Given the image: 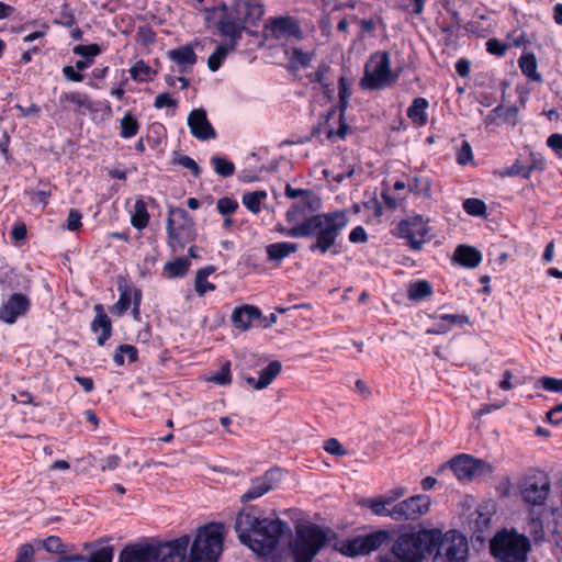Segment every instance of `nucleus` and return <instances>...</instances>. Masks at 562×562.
Returning a JSON list of instances; mask_svg holds the SVG:
<instances>
[{
	"label": "nucleus",
	"mask_w": 562,
	"mask_h": 562,
	"mask_svg": "<svg viewBox=\"0 0 562 562\" xmlns=\"http://www.w3.org/2000/svg\"><path fill=\"white\" fill-rule=\"evenodd\" d=\"M391 551L395 560L389 562H423L432 553V562H467L469 547L467 538L457 530L443 535L438 528L412 529L398 536Z\"/></svg>",
	"instance_id": "f257e3e1"
},
{
	"label": "nucleus",
	"mask_w": 562,
	"mask_h": 562,
	"mask_svg": "<svg viewBox=\"0 0 562 562\" xmlns=\"http://www.w3.org/2000/svg\"><path fill=\"white\" fill-rule=\"evenodd\" d=\"M347 222L345 213H285L274 229L285 237L308 239L312 254L338 255V239Z\"/></svg>",
	"instance_id": "f03ea898"
},
{
	"label": "nucleus",
	"mask_w": 562,
	"mask_h": 562,
	"mask_svg": "<svg viewBox=\"0 0 562 562\" xmlns=\"http://www.w3.org/2000/svg\"><path fill=\"white\" fill-rule=\"evenodd\" d=\"M235 529L240 542L258 555H268L282 544L289 543L292 530L280 518H260L251 512L236 517Z\"/></svg>",
	"instance_id": "7ed1b4c3"
},
{
	"label": "nucleus",
	"mask_w": 562,
	"mask_h": 562,
	"mask_svg": "<svg viewBox=\"0 0 562 562\" xmlns=\"http://www.w3.org/2000/svg\"><path fill=\"white\" fill-rule=\"evenodd\" d=\"M190 543L189 536L166 542H140L126 546L119 562H183Z\"/></svg>",
	"instance_id": "20e7f679"
},
{
	"label": "nucleus",
	"mask_w": 562,
	"mask_h": 562,
	"mask_svg": "<svg viewBox=\"0 0 562 562\" xmlns=\"http://www.w3.org/2000/svg\"><path fill=\"white\" fill-rule=\"evenodd\" d=\"M224 541V526L212 522L200 527L187 562H217Z\"/></svg>",
	"instance_id": "39448f33"
},
{
	"label": "nucleus",
	"mask_w": 562,
	"mask_h": 562,
	"mask_svg": "<svg viewBox=\"0 0 562 562\" xmlns=\"http://www.w3.org/2000/svg\"><path fill=\"white\" fill-rule=\"evenodd\" d=\"M530 549L529 538L514 529H503L490 541V553L499 562H526Z\"/></svg>",
	"instance_id": "423d86ee"
},
{
	"label": "nucleus",
	"mask_w": 562,
	"mask_h": 562,
	"mask_svg": "<svg viewBox=\"0 0 562 562\" xmlns=\"http://www.w3.org/2000/svg\"><path fill=\"white\" fill-rule=\"evenodd\" d=\"M329 530L315 524L299 527L291 543L294 562H312L318 552L329 542Z\"/></svg>",
	"instance_id": "0eeeda50"
},
{
	"label": "nucleus",
	"mask_w": 562,
	"mask_h": 562,
	"mask_svg": "<svg viewBox=\"0 0 562 562\" xmlns=\"http://www.w3.org/2000/svg\"><path fill=\"white\" fill-rule=\"evenodd\" d=\"M205 12L207 23L216 19L215 26L221 37L232 40L233 44H239L245 31V25L240 10L237 7V0H233L229 5L222 1L214 8L205 9Z\"/></svg>",
	"instance_id": "6e6552de"
},
{
	"label": "nucleus",
	"mask_w": 562,
	"mask_h": 562,
	"mask_svg": "<svg viewBox=\"0 0 562 562\" xmlns=\"http://www.w3.org/2000/svg\"><path fill=\"white\" fill-rule=\"evenodd\" d=\"M386 542V530H375L366 535H359L334 544V549L342 555L355 558L368 555Z\"/></svg>",
	"instance_id": "1a4fd4ad"
},
{
	"label": "nucleus",
	"mask_w": 562,
	"mask_h": 562,
	"mask_svg": "<svg viewBox=\"0 0 562 562\" xmlns=\"http://www.w3.org/2000/svg\"><path fill=\"white\" fill-rule=\"evenodd\" d=\"M447 468L454 473L459 481H471L475 476L491 475L494 471L493 465L488 462L467 453L453 457L442 464L439 471H443Z\"/></svg>",
	"instance_id": "9d476101"
},
{
	"label": "nucleus",
	"mask_w": 562,
	"mask_h": 562,
	"mask_svg": "<svg viewBox=\"0 0 562 562\" xmlns=\"http://www.w3.org/2000/svg\"><path fill=\"white\" fill-rule=\"evenodd\" d=\"M428 218L415 213L413 216L402 220L396 228V235L406 240L409 248L414 251H419L423 245L430 240Z\"/></svg>",
	"instance_id": "9b49d317"
},
{
	"label": "nucleus",
	"mask_w": 562,
	"mask_h": 562,
	"mask_svg": "<svg viewBox=\"0 0 562 562\" xmlns=\"http://www.w3.org/2000/svg\"><path fill=\"white\" fill-rule=\"evenodd\" d=\"M359 85L362 90H380L386 87V50L370 56Z\"/></svg>",
	"instance_id": "f8f14e48"
},
{
	"label": "nucleus",
	"mask_w": 562,
	"mask_h": 562,
	"mask_svg": "<svg viewBox=\"0 0 562 562\" xmlns=\"http://www.w3.org/2000/svg\"><path fill=\"white\" fill-rule=\"evenodd\" d=\"M429 506L430 497L428 495H414L389 508V518L396 521L417 520L428 512Z\"/></svg>",
	"instance_id": "ddd939ff"
},
{
	"label": "nucleus",
	"mask_w": 562,
	"mask_h": 562,
	"mask_svg": "<svg viewBox=\"0 0 562 562\" xmlns=\"http://www.w3.org/2000/svg\"><path fill=\"white\" fill-rule=\"evenodd\" d=\"M521 498L525 503L532 506L544 505L551 490V483L548 475L526 476L518 485Z\"/></svg>",
	"instance_id": "4468645a"
},
{
	"label": "nucleus",
	"mask_w": 562,
	"mask_h": 562,
	"mask_svg": "<svg viewBox=\"0 0 562 562\" xmlns=\"http://www.w3.org/2000/svg\"><path fill=\"white\" fill-rule=\"evenodd\" d=\"M167 231L171 246H183L195 237V225L190 213H169Z\"/></svg>",
	"instance_id": "2eb2a0df"
},
{
	"label": "nucleus",
	"mask_w": 562,
	"mask_h": 562,
	"mask_svg": "<svg viewBox=\"0 0 562 562\" xmlns=\"http://www.w3.org/2000/svg\"><path fill=\"white\" fill-rule=\"evenodd\" d=\"M31 300L22 293H13L0 305V322L13 325L20 317L27 314Z\"/></svg>",
	"instance_id": "dca6fc26"
},
{
	"label": "nucleus",
	"mask_w": 562,
	"mask_h": 562,
	"mask_svg": "<svg viewBox=\"0 0 562 562\" xmlns=\"http://www.w3.org/2000/svg\"><path fill=\"white\" fill-rule=\"evenodd\" d=\"M188 126L193 137L209 140L216 137V131L207 119L204 109H193L188 115Z\"/></svg>",
	"instance_id": "f3484780"
},
{
	"label": "nucleus",
	"mask_w": 562,
	"mask_h": 562,
	"mask_svg": "<svg viewBox=\"0 0 562 562\" xmlns=\"http://www.w3.org/2000/svg\"><path fill=\"white\" fill-rule=\"evenodd\" d=\"M270 31L274 38L283 36L294 37L301 40L303 32L297 21L292 16H278L271 20Z\"/></svg>",
	"instance_id": "a211bd4d"
},
{
	"label": "nucleus",
	"mask_w": 562,
	"mask_h": 562,
	"mask_svg": "<svg viewBox=\"0 0 562 562\" xmlns=\"http://www.w3.org/2000/svg\"><path fill=\"white\" fill-rule=\"evenodd\" d=\"M471 324L470 317L465 314H441L438 316V322L426 330L427 335H445L449 333L452 327H462Z\"/></svg>",
	"instance_id": "6ab92c4d"
},
{
	"label": "nucleus",
	"mask_w": 562,
	"mask_h": 562,
	"mask_svg": "<svg viewBox=\"0 0 562 562\" xmlns=\"http://www.w3.org/2000/svg\"><path fill=\"white\" fill-rule=\"evenodd\" d=\"M262 314L254 305H243L236 307L232 313V323L240 330L249 329L256 322H259Z\"/></svg>",
	"instance_id": "aec40b11"
},
{
	"label": "nucleus",
	"mask_w": 562,
	"mask_h": 562,
	"mask_svg": "<svg viewBox=\"0 0 562 562\" xmlns=\"http://www.w3.org/2000/svg\"><path fill=\"white\" fill-rule=\"evenodd\" d=\"M117 291L120 293L119 301L110 308V312L116 316H122L135 304V293L140 290L132 286L126 280H121L117 283Z\"/></svg>",
	"instance_id": "412c9836"
},
{
	"label": "nucleus",
	"mask_w": 562,
	"mask_h": 562,
	"mask_svg": "<svg viewBox=\"0 0 562 562\" xmlns=\"http://www.w3.org/2000/svg\"><path fill=\"white\" fill-rule=\"evenodd\" d=\"M94 312L95 316L91 323V330L98 335V345L103 346L112 335L111 319L105 314L103 305L101 304L94 306Z\"/></svg>",
	"instance_id": "4be33fe9"
},
{
	"label": "nucleus",
	"mask_w": 562,
	"mask_h": 562,
	"mask_svg": "<svg viewBox=\"0 0 562 562\" xmlns=\"http://www.w3.org/2000/svg\"><path fill=\"white\" fill-rule=\"evenodd\" d=\"M237 7L240 10L245 30L247 25L256 26L265 14V5L257 0H237Z\"/></svg>",
	"instance_id": "5701e85b"
},
{
	"label": "nucleus",
	"mask_w": 562,
	"mask_h": 562,
	"mask_svg": "<svg viewBox=\"0 0 562 562\" xmlns=\"http://www.w3.org/2000/svg\"><path fill=\"white\" fill-rule=\"evenodd\" d=\"M274 473L276 471H268L265 475L254 479L251 486L241 495V501L249 502L268 493L273 486Z\"/></svg>",
	"instance_id": "b1692460"
},
{
	"label": "nucleus",
	"mask_w": 562,
	"mask_h": 562,
	"mask_svg": "<svg viewBox=\"0 0 562 562\" xmlns=\"http://www.w3.org/2000/svg\"><path fill=\"white\" fill-rule=\"evenodd\" d=\"M168 57L177 64L180 72L187 71V69L192 67L198 60V56L192 44L170 49L168 52Z\"/></svg>",
	"instance_id": "393cba45"
},
{
	"label": "nucleus",
	"mask_w": 562,
	"mask_h": 562,
	"mask_svg": "<svg viewBox=\"0 0 562 562\" xmlns=\"http://www.w3.org/2000/svg\"><path fill=\"white\" fill-rule=\"evenodd\" d=\"M282 366L280 361H271L266 368L259 371V378L247 376L246 382L256 390H263L272 383L280 374Z\"/></svg>",
	"instance_id": "a878e982"
},
{
	"label": "nucleus",
	"mask_w": 562,
	"mask_h": 562,
	"mask_svg": "<svg viewBox=\"0 0 562 562\" xmlns=\"http://www.w3.org/2000/svg\"><path fill=\"white\" fill-rule=\"evenodd\" d=\"M453 260L459 266L472 269L477 267L482 261L481 251L472 246L459 245L453 252Z\"/></svg>",
	"instance_id": "bb28decb"
},
{
	"label": "nucleus",
	"mask_w": 562,
	"mask_h": 562,
	"mask_svg": "<svg viewBox=\"0 0 562 562\" xmlns=\"http://www.w3.org/2000/svg\"><path fill=\"white\" fill-rule=\"evenodd\" d=\"M338 105L331 108L327 112L325 116L326 122H329L336 115L337 111L341 112V116L345 115L348 108L349 99L351 97V86L349 80L344 76L338 79Z\"/></svg>",
	"instance_id": "cd10ccee"
},
{
	"label": "nucleus",
	"mask_w": 562,
	"mask_h": 562,
	"mask_svg": "<svg viewBox=\"0 0 562 562\" xmlns=\"http://www.w3.org/2000/svg\"><path fill=\"white\" fill-rule=\"evenodd\" d=\"M75 55L81 56L82 59L76 61V68L79 71L88 69L94 61V58L101 54V48L98 44L77 45L72 49Z\"/></svg>",
	"instance_id": "c85d7f7f"
},
{
	"label": "nucleus",
	"mask_w": 562,
	"mask_h": 562,
	"mask_svg": "<svg viewBox=\"0 0 562 562\" xmlns=\"http://www.w3.org/2000/svg\"><path fill=\"white\" fill-rule=\"evenodd\" d=\"M285 195L291 200L305 199L308 211H318L322 207L321 199L312 191L285 186Z\"/></svg>",
	"instance_id": "c756f323"
},
{
	"label": "nucleus",
	"mask_w": 562,
	"mask_h": 562,
	"mask_svg": "<svg viewBox=\"0 0 562 562\" xmlns=\"http://www.w3.org/2000/svg\"><path fill=\"white\" fill-rule=\"evenodd\" d=\"M297 251L295 243L279 241L270 244L266 247L269 261L280 262L284 258Z\"/></svg>",
	"instance_id": "7c9ffc66"
},
{
	"label": "nucleus",
	"mask_w": 562,
	"mask_h": 562,
	"mask_svg": "<svg viewBox=\"0 0 562 562\" xmlns=\"http://www.w3.org/2000/svg\"><path fill=\"white\" fill-rule=\"evenodd\" d=\"M434 294V286L428 280H416L407 286V297L413 302H422Z\"/></svg>",
	"instance_id": "2f4dec72"
},
{
	"label": "nucleus",
	"mask_w": 562,
	"mask_h": 562,
	"mask_svg": "<svg viewBox=\"0 0 562 562\" xmlns=\"http://www.w3.org/2000/svg\"><path fill=\"white\" fill-rule=\"evenodd\" d=\"M238 44H233L232 40H228L227 44H220L215 50L207 58V67L211 71H217L223 61L226 59L229 53L234 52Z\"/></svg>",
	"instance_id": "473e14b6"
},
{
	"label": "nucleus",
	"mask_w": 562,
	"mask_h": 562,
	"mask_svg": "<svg viewBox=\"0 0 562 562\" xmlns=\"http://www.w3.org/2000/svg\"><path fill=\"white\" fill-rule=\"evenodd\" d=\"M427 108L428 101L425 98H415L407 109V116L416 126H424L427 124Z\"/></svg>",
	"instance_id": "72a5a7b5"
},
{
	"label": "nucleus",
	"mask_w": 562,
	"mask_h": 562,
	"mask_svg": "<svg viewBox=\"0 0 562 562\" xmlns=\"http://www.w3.org/2000/svg\"><path fill=\"white\" fill-rule=\"evenodd\" d=\"M59 103H71L78 109H85L90 112L95 111L94 102L89 94L83 92H63L59 97Z\"/></svg>",
	"instance_id": "f704fd0d"
},
{
	"label": "nucleus",
	"mask_w": 562,
	"mask_h": 562,
	"mask_svg": "<svg viewBox=\"0 0 562 562\" xmlns=\"http://www.w3.org/2000/svg\"><path fill=\"white\" fill-rule=\"evenodd\" d=\"M521 72L531 81L542 82L541 75L537 71V59L533 53L522 54L518 59Z\"/></svg>",
	"instance_id": "c9c22d12"
},
{
	"label": "nucleus",
	"mask_w": 562,
	"mask_h": 562,
	"mask_svg": "<svg viewBox=\"0 0 562 562\" xmlns=\"http://www.w3.org/2000/svg\"><path fill=\"white\" fill-rule=\"evenodd\" d=\"M214 272L215 268L213 266L204 267L196 272L194 289L199 296H203L206 292H211L216 289L215 284L207 281V278Z\"/></svg>",
	"instance_id": "e433bc0d"
},
{
	"label": "nucleus",
	"mask_w": 562,
	"mask_h": 562,
	"mask_svg": "<svg viewBox=\"0 0 562 562\" xmlns=\"http://www.w3.org/2000/svg\"><path fill=\"white\" fill-rule=\"evenodd\" d=\"M190 266V259L186 257H179L175 260L166 262L164 266V271L170 279L183 278L187 274Z\"/></svg>",
	"instance_id": "4c0bfd02"
},
{
	"label": "nucleus",
	"mask_w": 562,
	"mask_h": 562,
	"mask_svg": "<svg viewBox=\"0 0 562 562\" xmlns=\"http://www.w3.org/2000/svg\"><path fill=\"white\" fill-rule=\"evenodd\" d=\"M125 357L130 363L136 362L138 359V350L133 345H120L113 356V361L121 367L125 363Z\"/></svg>",
	"instance_id": "58836bf2"
},
{
	"label": "nucleus",
	"mask_w": 562,
	"mask_h": 562,
	"mask_svg": "<svg viewBox=\"0 0 562 562\" xmlns=\"http://www.w3.org/2000/svg\"><path fill=\"white\" fill-rule=\"evenodd\" d=\"M138 130L139 123L136 117L131 112H126L120 121V136L125 139L132 138L138 133Z\"/></svg>",
	"instance_id": "ea45409f"
},
{
	"label": "nucleus",
	"mask_w": 562,
	"mask_h": 562,
	"mask_svg": "<svg viewBox=\"0 0 562 562\" xmlns=\"http://www.w3.org/2000/svg\"><path fill=\"white\" fill-rule=\"evenodd\" d=\"M267 191L256 190L243 194L241 202L248 211H260L261 201L267 198Z\"/></svg>",
	"instance_id": "a19ab883"
},
{
	"label": "nucleus",
	"mask_w": 562,
	"mask_h": 562,
	"mask_svg": "<svg viewBox=\"0 0 562 562\" xmlns=\"http://www.w3.org/2000/svg\"><path fill=\"white\" fill-rule=\"evenodd\" d=\"M20 276L16 271L9 267L0 268V285L2 290H15L20 288V283L15 281Z\"/></svg>",
	"instance_id": "79ce46f5"
},
{
	"label": "nucleus",
	"mask_w": 562,
	"mask_h": 562,
	"mask_svg": "<svg viewBox=\"0 0 562 562\" xmlns=\"http://www.w3.org/2000/svg\"><path fill=\"white\" fill-rule=\"evenodd\" d=\"M313 57V53H306L299 47H294L290 58V66L292 69H297L299 67L306 68L310 66Z\"/></svg>",
	"instance_id": "37998d69"
},
{
	"label": "nucleus",
	"mask_w": 562,
	"mask_h": 562,
	"mask_svg": "<svg viewBox=\"0 0 562 562\" xmlns=\"http://www.w3.org/2000/svg\"><path fill=\"white\" fill-rule=\"evenodd\" d=\"M54 23L65 27H72L75 25L76 18L69 3H63L60 5L57 16L54 19Z\"/></svg>",
	"instance_id": "c03bdc74"
},
{
	"label": "nucleus",
	"mask_w": 562,
	"mask_h": 562,
	"mask_svg": "<svg viewBox=\"0 0 562 562\" xmlns=\"http://www.w3.org/2000/svg\"><path fill=\"white\" fill-rule=\"evenodd\" d=\"M211 164L214 167L215 172L222 177H229L235 172L234 164L223 157L213 156L211 158Z\"/></svg>",
	"instance_id": "a18cd8bd"
},
{
	"label": "nucleus",
	"mask_w": 562,
	"mask_h": 562,
	"mask_svg": "<svg viewBox=\"0 0 562 562\" xmlns=\"http://www.w3.org/2000/svg\"><path fill=\"white\" fill-rule=\"evenodd\" d=\"M210 382H213L218 385H228L232 382V373H231V362L226 361L222 368L214 373L212 376L207 379Z\"/></svg>",
	"instance_id": "49530a36"
},
{
	"label": "nucleus",
	"mask_w": 562,
	"mask_h": 562,
	"mask_svg": "<svg viewBox=\"0 0 562 562\" xmlns=\"http://www.w3.org/2000/svg\"><path fill=\"white\" fill-rule=\"evenodd\" d=\"M173 164L180 165L186 169H189L194 177H199L201 173V168L199 165L189 156L181 155L179 153H175L173 155Z\"/></svg>",
	"instance_id": "de8ad7c7"
},
{
	"label": "nucleus",
	"mask_w": 562,
	"mask_h": 562,
	"mask_svg": "<svg viewBox=\"0 0 562 562\" xmlns=\"http://www.w3.org/2000/svg\"><path fill=\"white\" fill-rule=\"evenodd\" d=\"M536 386H541L548 392L562 393V379L544 375L537 380Z\"/></svg>",
	"instance_id": "09e8293b"
},
{
	"label": "nucleus",
	"mask_w": 562,
	"mask_h": 562,
	"mask_svg": "<svg viewBox=\"0 0 562 562\" xmlns=\"http://www.w3.org/2000/svg\"><path fill=\"white\" fill-rule=\"evenodd\" d=\"M456 160L460 166H465L473 160V151L470 143L463 140L456 153Z\"/></svg>",
	"instance_id": "8fccbe9b"
},
{
	"label": "nucleus",
	"mask_w": 562,
	"mask_h": 562,
	"mask_svg": "<svg viewBox=\"0 0 562 562\" xmlns=\"http://www.w3.org/2000/svg\"><path fill=\"white\" fill-rule=\"evenodd\" d=\"M150 71L151 68L144 60H138L130 69L131 78L135 81H145V76H148Z\"/></svg>",
	"instance_id": "3c124183"
},
{
	"label": "nucleus",
	"mask_w": 562,
	"mask_h": 562,
	"mask_svg": "<svg viewBox=\"0 0 562 562\" xmlns=\"http://www.w3.org/2000/svg\"><path fill=\"white\" fill-rule=\"evenodd\" d=\"M463 30L467 33L474 34L477 37H487L491 31L483 25L480 21H470L463 25Z\"/></svg>",
	"instance_id": "603ef678"
},
{
	"label": "nucleus",
	"mask_w": 562,
	"mask_h": 562,
	"mask_svg": "<svg viewBox=\"0 0 562 562\" xmlns=\"http://www.w3.org/2000/svg\"><path fill=\"white\" fill-rule=\"evenodd\" d=\"M113 548L112 547H102L91 554L89 560L86 562H112L113 560Z\"/></svg>",
	"instance_id": "864d4df0"
},
{
	"label": "nucleus",
	"mask_w": 562,
	"mask_h": 562,
	"mask_svg": "<svg viewBox=\"0 0 562 562\" xmlns=\"http://www.w3.org/2000/svg\"><path fill=\"white\" fill-rule=\"evenodd\" d=\"M324 450L335 457H342L347 454L345 447L336 439L329 438L324 442Z\"/></svg>",
	"instance_id": "5fc2aeb1"
},
{
	"label": "nucleus",
	"mask_w": 562,
	"mask_h": 562,
	"mask_svg": "<svg viewBox=\"0 0 562 562\" xmlns=\"http://www.w3.org/2000/svg\"><path fill=\"white\" fill-rule=\"evenodd\" d=\"M507 49H508L507 44L503 43L502 41H499L497 38H490L486 42V50L491 55L502 57L506 54Z\"/></svg>",
	"instance_id": "6e6d98bb"
},
{
	"label": "nucleus",
	"mask_w": 562,
	"mask_h": 562,
	"mask_svg": "<svg viewBox=\"0 0 562 562\" xmlns=\"http://www.w3.org/2000/svg\"><path fill=\"white\" fill-rule=\"evenodd\" d=\"M531 162L527 166L526 170H514L515 173H520L524 178H529L533 170L542 171L544 169V160L542 158H536L532 154Z\"/></svg>",
	"instance_id": "4d7b16f0"
},
{
	"label": "nucleus",
	"mask_w": 562,
	"mask_h": 562,
	"mask_svg": "<svg viewBox=\"0 0 562 562\" xmlns=\"http://www.w3.org/2000/svg\"><path fill=\"white\" fill-rule=\"evenodd\" d=\"M330 67L326 63H321L316 71L308 74L307 78L311 82H316L323 86L325 83V76L329 71Z\"/></svg>",
	"instance_id": "13d9d810"
},
{
	"label": "nucleus",
	"mask_w": 562,
	"mask_h": 562,
	"mask_svg": "<svg viewBox=\"0 0 562 562\" xmlns=\"http://www.w3.org/2000/svg\"><path fill=\"white\" fill-rule=\"evenodd\" d=\"M177 104L178 101L173 99L168 92H162L158 94L154 102V106L156 109L176 108Z\"/></svg>",
	"instance_id": "bf43d9fd"
},
{
	"label": "nucleus",
	"mask_w": 562,
	"mask_h": 562,
	"mask_svg": "<svg viewBox=\"0 0 562 562\" xmlns=\"http://www.w3.org/2000/svg\"><path fill=\"white\" fill-rule=\"evenodd\" d=\"M425 0H401L400 7L407 12L420 14L424 11Z\"/></svg>",
	"instance_id": "052dcab7"
},
{
	"label": "nucleus",
	"mask_w": 562,
	"mask_h": 562,
	"mask_svg": "<svg viewBox=\"0 0 562 562\" xmlns=\"http://www.w3.org/2000/svg\"><path fill=\"white\" fill-rule=\"evenodd\" d=\"M546 420L553 425L559 426L562 424V403L555 405L546 414Z\"/></svg>",
	"instance_id": "680f3d73"
},
{
	"label": "nucleus",
	"mask_w": 562,
	"mask_h": 562,
	"mask_svg": "<svg viewBox=\"0 0 562 562\" xmlns=\"http://www.w3.org/2000/svg\"><path fill=\"white\" fill-rule=\"evenodd\" d=\"M63 75L68 81L72 82H81L85 78V76L79 71L75 66H64L63 67Z\"/></svg>",
	"instance_id": "e2e57ef3"
},
{
	"label": "nucleus",
	"mask_w": 562,
	"mask_h": 562,
	"mask_svg": "<svg viewBox=\"0 0 562 562\" xmlns=\"http://www.w3.org/2000/svg\"><path fill=\"white\" fill-rule=\"evenodd\" d=\"M238 206L237 200L224 196L217 201L216 211H237Z\"/></svg>",
	"instance_id": "0e129e2a"
},
{
	"label": "nucleus",
	"mask_w": 562,
	"mask_h": 562,
	"mask_svg": "<svg viewBox=\"0 0 562 562\" xmlns=\"http://www.w3.org/2000/svg\"><path fill=\"white\" fill-rule=\"evenodd\" d=\"M487 206L481 199L470 198L463 202V211H486Z\"/></svg>",
	"instance_id": "69168bd1"
},
{
	"label": "nucleus",
	"mask_w": 562,
	"mask_h": 562,
	"mask_svg": "<svg viewBox=\"0 0 562 562\" xmlns=\"http://www.w3.org/2000/svg\"><path fill=\"white\" fill-rule=\"evenodd\" d=\"M33 554V546L30 543H24L20 547L18 558L14 562H31Z\"/></svg>",
	"instance_id": "338daca9"
},
{
	"label": "nucleus",
	"mask_w": 562,
	"mask_h": 562,
	"mask_svg": "<svg viewBox=\"0 0 562 562\" xmlns=\"http://www.w3.org/2000/svg\"><path fill=\"white\" fill-rule=\"evenodd\" d=\"M121 463V458L117 454H111L101 461L100 469L102 471H113Z\"/></svg>",
	"instance_id": "774afa93"
}]
</instances>
